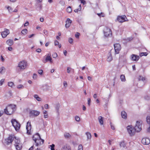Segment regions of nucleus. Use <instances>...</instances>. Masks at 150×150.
Wrapping results in <instances>:
<instances>
[{
  "instance_id": "f257e3e1",
  "label": "nucleus",
  "mask_w": 150,
  "mask_h": 150,
  "mask_svg": "<svg viewBox=\"0 0 150 150\" xmlns=\"http://www.w3.org/2000/svg\"><path fill=\"white\" fill-rule=\"evenodd\" d=\"M32 138L35 143V146H40L44 143V140L41 138L40 135L38 133H37L34 135L32 137Z\"/></svg>"
},
{
  "instance_id": "f03ea898",
  "label": "nucleus",
  "mask_w": 150,
  "mask_h": 150,
  "mask_svg": "<svg viewBox=\"0 0 150 150\" xmlns=\"http://www.w3.org/2000/svg\"><path fill=\"white\" fill-rule=\"evenodd\" d=\"M16 105L13 104H11L8 106L4 109V113L8 115H12L15 110Z\"/></svg>"
},
{
  "instance_id": "7ed1b4c3",
  "label": "nucleus",
  "mask_w": 150,
  "mask_h": 150,
  "mask_svg": "<svg viewBox=\"0 0 150 150\" xmlns=\"http://www.w3.org/2000/svg\"><path fill=\"white\" fill-rule=\"evenodd\" d=\"M11 122L16 130V131L19 130L21 127L20 123L15 119H12Z\"/></svg>"
},
{
  "instance_id": "20e7f679",
  "label": "nucleus",
  "mask_w": 150,
  "mask_h": 150,
  "mask_svg": "<svg viewBox=\"0 0 150 150\" xmlns=\"http://www.w3.org/2000/svg\"><path fill=\"white\" fill-rule=\"evenodd\" d=\"M142 121H137L136 125L134 128V129L136 132H139L142 129Z\"/></svg>"
},
{
  "instance_id": "39448f33",
  "label": "nucleus",
  "mask_w": 150,
  "mask_h": 150,
  "mask_svg": "<svg viewBox=\"0 0 150 150\" xmlns=\"http://www.w3.org/2000/svg\"><path fill=\"white\" fill-rule=\"evenodd\" d=\"M116 21H117L120 23H123L125 21H127V19L125 15L119 16L117 17Z\"/></svg>"
},
{
  "instance_id": "423d86ee",
  "label": "nucleus",
  "mask_w": 150,
  "mask_h": 150,
  "mask_svg": "<svg viewBox=\"0 0 150 150\" xmlns=\"http://www.w3.org/2000/svg\"><path fill=\"white\" fill-rule=\"evenodd\" d=\"M27 66V62L23 60L20 62L18 65V67H19L20 69H23L26 67Z\"/></svg>"
},
{
  "instance_id": "0eeeda50",
  "label": "nucleus",
  "mask_w": 150,
  "mask_h": 150,
  "mask_svg": "<svg viewBox=\"0 0 150 150\" xmlns=\"http://www.w3.org/2000/svg\"><path fill=\"white\" fill-rule=\"evenodd\" d=\"M127 129L128 133L131 136H133L134 134L135 131L134 129V128H133L132 126H127Z\"/></svg>"
},
{
  "instance_id": "6e6552de",
  "label": "nucleus",
  "mask_w": 150,
  "mask_h": 150,
  "mask_svg": "<svg viewBox=\"0 0 150 150\" xmlns=\"http://www.w3.org/2000/svg\"><path fill=\"white\" fill-rule=\"evenodd\" d=\"M31 125L30 123V121H28L26 126V129H27V133L28 135L31 134Z\"/></svg>"
},
{
  "instance_id": "1a4fd4ad",
  "label": "nucleus",
  "mask_w": 150,
  "mask_h": 150,
  "mask_svg": "<svg viewBox=\"0 0 150 150\" xmlns=\"http://www.w3.org/2000/svg\"><path fill=\"white\" fill-rule=\"evenodd\" d=\"M115 54H117L119 53V51L121 49V45L119 44H115L114 45Z\"/></svg>"
},
{
  "instance_id": "9d476101",
  "label": "nucleus",
  "mask_w": 150,
  "mask_h": 150,
  "mask_svg": "<svg viewBox=\"0 0 150 150\" xmlns=\"http://www.w3.org/2000/svg\"><path fill=\"white\" fill-rule=\"evenodd\" d=\"M104 33L105 36L106 37H108L110 35H111L112 34L111 30L107 28L105 29L104 31Z\"/></svg>"
},
{
  "instance_id": "9b49d317",
  "label": "nucleus",
  "mask_w": 150,
  "mask_h": 150,
  "mask_svg": "<svg viewBox=\"0 0 150 150\" xmlns=\"http://www.w3.org/2000/svg\"><path fill=\"white\" fill-rule=\"evenodd\" d=\"M10 33L9 30L6 28L4 29V30L1 32V35L3 38H6Z\"/></svg>"
},
{
  "instance_id": "f8f14e48",
  "label": "nucleus",
  "mask_w": 150,
  "mask_h": 150,
  "mask_svg": "<svg viewBox=\"0 0 150 150\" xmlns=\"http://www.w3.org/2000/svg\"><path fill=\"white\" fill-rule=\"evenodd\" d=\"M40 113V112L39 111L35 110H33L30 112V116H33L36 117L38 116Z\"/></svg>"
},
{
  "instance_id": "ddd939ff",
  "label": "nucleus",
  "mask_w": 150,
  "mask_h": 150,
  "mask_svg": "<svg viewBox=\"0 0 150 150\" xmlns=\"http://www.w3.org/2000/svg\"><path fill=\"white\" fill-rule=\"evenodd\" d=\"M48 61H49L50 63L52 62V58L51 57V54H48L47 55L45 60L43 61L44 63H46Z\"/></svg>"
},
{
  "instance_id": "4468645a",
  "label": "nucleus",
  "mask_w": 150,
  "mask_h": 150,
  "mask_svg": "<svg viewBox=\"0 0 150 150\" xmlns=\"http://www.w3.org/2000/svg\"><path fill=\"white\" fill-rule=\"evenodd\" d=\"M14 137L11 136H9L7 139H6L5 143L7 144L8 145L11 143L13 140Z\"/></svg>"
},
{
  "instance_id": "2eb2a0df",
  "label": "nucleus",
  "mask_w": 150,
  "mask_h": 150,
  "mask_svg": "<svg viewBox=\"0 0 150 150\" xmlns=\"http://www.w3.org/2000/svg\"><path fill=\"white\" fill-rule=\"evenodd\" d=\"M142 143L144 144L148 145L150 143V140L148 138H144L142 140Z\"/></svg>"
},
{
  "instance_id": "dca6fc26",
  "label": "nucleus",
  "mask_w": 150,
  "mask_h": 150,
  "mask_svg": "<svg viewBox=\"0 0 150 150\" xmlns=\"http://www.w3.org/2000/svg\"><path fill=\"white\" fill-rule=\"evenodd\" d=\"M139 59V56L132 54L131 55V59L132 61H137Z\"/></svg>"
},
{
  "instance_id": "f3484780",
  "label": "nucleus",
  "mask_w": 150,
  "mask_h": 150,
  "mask_svg": "<svg viewBox=\"0 0 150 150\" xmlns=\"http://www.w3.org/2000/svg\"><path fill=\"white\" fill-rule=\"evenodd\" d=\"M71 22V21L69 18H67L66 21L65 27L67 28H68L70 26Z\"/></svg>"
},
{
  "instance_id": "a211bd4d",
  "label": "nucleus",
  "mask_w": 150,
  "mask_h": 150,
  "mask_svg": "<svg viewBox=\"0 0 150 150\" xmlns=\"http://www.w3.org/2000/svg\"><path fill=\"white\" fill-rule=\"evenodd\" d=\"M99 122L100 125H103V118L101 116H99L98 117Z\"/></svg>"
},
{
  "instance_id": "6ab92c4d",
  "label": "nucleus",
  "mask_w": 150,
  "mask_h": 150,
  "mask_svg": "<svg viewBox=\"0 0 150 150\" xmlns=\"http://www.w3.org/2000/svg\"><path fill=\"white\" fill-rule=\"evenodd\" d=\"M121 114L122 118L124 119H126L127 118V114L125 111H122Z\"/></svg>"
},
{
  "instance_id": "aec40b11",
  "label": "nucleus",
  "mask_w": 150,
  "mask_h": 150,
  "mask_svg": "<svg viewBox=\"0 0 150 150\" xmlns=\"http://www.w3.org/2000/svg\"><path fill=\"white\" fill-rule=\"evenodd\" d=\"M6 42L8 45L11 46L13 44V40L9 39L7 40Z\"/></svg>"
},
{
  "instance_id": "412c9836",
  "label": "nucleus",
  "mask_w": 150,
  "mask_h": 150,
  "mask_svg": "<svg viewBox=\"0 0 150 150\" xmlns=\"http://www.w3.org/2000/svg\"><path fill=\"white\" fill-rule=\"evenodd\" d=\"M43 88L44 90H48L50 89V86L46 84L43 85Z\"/></svg>"
},
{
  "instance_id": "4be33fe9",
  "label": "nucleus",
  "mask_w": 150,
  "mask_h": 150,
  "mask_svg": "<svg viewBox=\"0 0 150 150\" xmlns=\"http://www.w3.org/2000/svg\"><path fill=\"white\" fill-rule=\"evenodd\" d=\"M86 134L87 136V140L91 139V135L90 132H86Z\"/></svg>"
},
{
  "instance_id": "5701e85b",
  "label": "nucleus",
  "mask_w": 150,
  "mask_h": 150,
  "mask_svg": "<svg viewBox=\"0 0 150 150\" xmlns=\"http://www.w3.org/2000/svg\"><path fill=\"white\" fill-rule=\"evenodd\" d=\"M16 149L17 150H20L21 149L22 146L21 144H15Z\"/></svg>"
},
{
  "instance_id": "b1692460",
  "label": "nucleus",
  "mask_w": 150,
  "mask_h": 150,
  "mask_svg": "<svg viewBox=\"0 0 150 150\" xmlns=\"http://www.w3.org/2000/svg\"><path fill=\"white\" fill-rule=\"evenodd\" d=\"M64 135L65 138H68L71 136V135L69 133L67 132L64 133Z\"/></svg>"
},
{
  "instance_id": "393cba45",
  "label": "nucleus",
  "mask_w": 150,
  "mask_h": 150,
  "mask_svg": "<svg viewBox=\"0 0 150 150\" xmlns=\"http://www.w3.org/2000/svg\"><path fill=\"white\" fill-rule=\"evenodd\" d=\"M62 150H71L70 148L67 147V145H65L62 147Z\"/></svg>"
},
{
  "instance_id": "a878e982",
  "label": "nucleus",
  "mask_w": 150,
  "mask_h": 150,
  "mask_svg": "<svg viewBox=\"0 0 150 150\" xmlns=\"http://www.w3.org/2000/svg\"><path fill=\"white\" fill-rule=\"evenodd\" d=\"M34 97L36 99V100L38 101H41V98L38 96L37 95H34Z\"/></svg>"
},
{
  "instance_id": "bb28decb",
  "label": "nucleus",
  "mask_w": 150,
  "mask_h": 150,
  "mask_svg": "<svg viewBox=\"0 0 150 150\" xmlns=\"http://www.w3.org/2000/svg\"><path fill=\"white\" fill-rule=\"evenodd\" d=\"M120 79L122 81H125V76L123 75H122L120 76Z\"/></svg>"
},
{
  "instance_id": "cd10ccee",
  "label": "nucleus",
  "mask_w": 150,
  "mask_h": 150,
  "mask_svg": "<svg viewBox=\"0 0 150 150\" xmlns=\"http://www.w3.org/2000/svg\"><path fill=\"white\" fill-rule=\"evenodd\" d=\"M60 107V105L59 104H57L56 107H55V108L56 110L57 111V112H58L59 108Z\"/></svg>"
},
{
  "instance_id": "c85d7f7f",
  "label": "nucleus",
  "mask_w": 150,
  "mask_h": 150,
  "mask_svg": "<svg viewBox=\"0 0 150 150\" xmlns=\"http://www.w3.org/2000/svg\"><path fill=\"white\" fill-rule=\"evenodd\" d=\"M28 32V30L26 29H23L21 31V33L24 35H25Z\"/></svg>"
},
{
  "instance_id": "c756f323",
  "label": "nucleus",
  "mask_w": 150,
  "mask_h": 150,
  "mask_svg": "<svg viewBox=\"0 0 150 150\" xmlns=\"http://www.w3.org/2000/svg\"><path fill=\"white\" fill-rule=\"evenodd\" d=\"M146 120L147 123L150 125V116H147L146 118Z\"/></svg>"
},
{
  "instance_id": "7c9ffc66",
  "label": "nucleus",
  "mask_w": 150,
  "mask_h": 150,
  "mask_svg": "<svg viewBox=\"0 0 150 150\" xmlns=\"http://www.w3.org/2000/svg\"><path fill=\"white\" fill-rule=\"evenodd\" d=\"M67 12L70 13L71 12L72 10L71 7L69 6L67 8Z\"/></svg>"
},
{
  "instance_id": "2f4dec72",
  "label": "nucleus",
  "mask_w": 150,
  "mask_h": 150,
  "mask_svg": "<svg viewBox=\"0 0 150 150\" xmlns=\"http://www.w3.org/2000/svg\"><path fill=\"white\" fill-rule=\"evenodd\" d=\"M43 114H44V117L45 118H47L48 117V116L47 113V111H46L45 110L43 112Z\"/></svg>"
},
{
  "instance_id": "473e14b6",
  "label": "nucleus",
  "mask_w": 150,
  "mask_h": 150,
  "mask_svg": "<svg viewBox=\"0 0 150 150\" xmlns=\"http://www.w3.org/2000/svg\"><path fill=\"white\" fill-rule=\"evenodd\" d=\"M120 146L121 147L124 148L125 146V143L124 142H121L120 144Z\"/></svg>"
},
{
  "instance_id": "72a5a7b5",
  "label": "nucleus",
  "mask_w": 150,
  "mask_h": 150,
  "mask_svg": "<svg viewBox=\"0 0 150 150\" xmlns=\"http://www.w3.org/2000/svg\"><path fill=\"white\" fill-rule=\"evenodd\" d=\"M147 53L146 52H142L140 53V56L141 57H142L143 56H146L147 55Z\"/></svg>"
},
{
  "instance_id": "f704fd0d",
  "label": "nucleus",
  "mask_w": 150,
  "mask_h": 150,
  "mask_svg": "<svg viewBox=\"0 0 150 150\" xmlns=\"http://www.w3.org/2000/svg\"><path fill=\"white\" fill-rule=\"evenodd\" d=\"M15 144H20V141L19 140L16 139L15 137Z\"/></svg>"
},
{
  "instance_id": "c9c22d12",
  "label": "nucleus",
  "mask_w": 150,
  "mask_h": 150,
  "mask_svg": "<svg viewBox=\"0 0 150 150\" xmlns=\"http://www.w3.org/2000/svg\"><path fill=\"white\" fill-rule=\"evenodd\" d=\"M8 86L12 87L14 85V83L12 82H9L8 83Z\"/></svg>"
},
{
  "instance_id": "e433bc0d",
  "label": "nucleus",
  "mask_w": 150,
  "mask_h": 150,
  "mask_svg": "<svg viewBox=\"0 0 150 150\" xmlns=\"http://www.w3.org/2000/svg\"><path fill=\"white\" fill-rule=\"evenodd\" d=\"M7 8L9 12H12L13 9L11 7L8 6Z\"/></svg>"
},
{
  "instance_id": "4c0bfd02",
  "label": "nucleus",
  "mask_w": 150,
  "mask_h": 150,
  "mask_svg": "<svg viewBox=\"0 0 150 150\" xmlns=\"http://www.w3.org/2000/svg\"><path fill=\"white\" fill-rule=\"evenodd\" d=\"M50 146L51 147V150H54V147L55 146L54 144H52L51 145H50Z\"/></svg>"
},
{
  "instance_id": "58836bf2",
  "label": "nucleus",
  "mask_w": 150,
  "mask_h": 150,
  "mask_svg": "<svg viewBox=\"0 0 150 150\" xmlns=\"http://www.w3.org/2000/svg\"><path fill=\"white\" fill-rule=\"evenodd\" d=\"M23 88H24L23 86L21 84L18 85L17 86V88L18 89Z\"/></svg>"
},
{
  "instance_id": "ea45409f",
  "label": "nucleus",
  "mask_w": 150,
  "mask_h": 150,
  "mask_svg": "<svg viewBox=\"0 0 150 150\" xmlns=\"http://www.w3.org/2000/svg\"><path fill=\"white\" fill-rule=\"evenodd\" d=\"M83 146L81 144H80L79 146L78 150H83Z\"/></svg>"
},
{
  "instance_id": "a19ab883",
  "label": "nucleus",
  "mask_w": 150,
  "mask_h": 150,
  "mask_svg": "<svg viewBox=\"0 0 150 150\" xmlns=\"http://www.w3.org/2000/svg\"><path fill=\"white\" fill-rule=\"evenodd\" d=\"M80 34L78 32H76V33L75 34V36L76 38H79L80 36Z\"/></svg>"
},
{
  "instance_id": "79ce46f5",
  "label": "nucleus",
  "mask_w": 150,
  "mask_h": 150,
  "mask_svg": "<svg viewBox=\"0 0 150 150\" xmlns=\"http://www.w3.org/2000/svg\"><path fill=\"white\" fill-rule=\"evenodd\" d=\"M112 57L111 56H110L107 59V60L108 62H110L111 61V60H112Z\"/></svg>"
},
{
  "instance_id": "37998d69",
  "label": "nucleus",
  "mask_w": 150,
  "mask_h": 150,
  "mask_svg": "<svg viewBox=\"0 0 150 150\" xmlns=\"http://www.w3.org/2000/svg\"><path fill=\"white\" fill-rule=\"evenodd\" d=\"M73 40L71 38H69V42L70 44H72L73 43Z\"/></svg>"
},
{
  "instance_id": "c03bdc74",
  "label": "nucleus",
  "mask_w": 150,
  "mask_h": 150,
  "mask_svg": "<svg viewBox=\"0 0 150 150\" xmlns=\"http://www.w3.org/2000/svg\"><path fill=\"white\" fill-rule=\"evenodd\" d=\"M75 119L76 121H79L80 120V118L79 117L77 116H76L75 117Z\"/></svg>"
},
{
  "instance_id": "a18cd8bd",
  "label": "nucleus",
  "mask_w": 150,
  "mask_h": 150,
  "mask_svg": "<svg viewBox=\"0 0 150 150\" xmlns=\"http://www.w3.org/2000/svg\"><path fill=\"white\" fill-rule=\"evenodd\" d=\"M5 69V68L4 67H1L0 68V73L1 74H2L3 70H4Z\"/></svg>"
},
{
  "instance_id": "49530a36",
  "label": "nucleus",
  "mask_w": 150,
  "mask_h": 150,
  "mask_svg": "<svg viewBox=\"0 0 150 150\" xmlns=\"http://www.w3.org/2000/svg\"><path fill=\"white\" fill-rule=\"evenodd\" d=\"M110 126H111V128L112 130H115V128L114 126L112 124V123L111 122L110 123Z\"/></svg>"
},
{
  "instance_id": "de8ad7c7",
  "label": "nucleus",
  "mask_w": 150,
  "mask_h": 150,
  "mask_svg": "<svg viewBox=\"0 0 150 150\" xmlns=\"http://www.w3.org/2000/svg\"><path fill=\"white\" fill-rule=\"evenodd\" d=\"M91 102V100L90 98H88V104L89 106L90 105V103Z\"/></svg>"
},
{
  "instance_id": "09e8293b",
  "label": "nucleus",
  "mask_w": 150,
  "mask_h": 150,
  "mask_svg": "<svg viewBox=\"0 0 150 150\" xmlns=\"http://www.w3.org/2000/svg\"><path fill=\"white\" fill-rule=\"evenodd\" d=\"M4 81V79H1L0 81V86H1L3 84Z\"/></svg>"
},
{
  "instance_id": "8fccbe9b",
  "label": "nucleus",
  "mask_w": 150,
  "mask_h": 150,
  "mask_svg": "<svg viewBox=\"0 0 150 150\" xmlns=\"http://www.w3.org/2000/svg\"><path fill=\"white\" fill-rule=\"evenodd\" d=\"M59 42L57 40H55L54 42V44L55 45L57 46L59 44Z\"/></svg>"
},
{
  "instance_id": "3c124183",
  "label": "nucleus",
  "mask_w": 150,
  "mask_h": 150,
  "mask_svg": "<svg viewBox=\"0 0 150 150\" xmlns=\"http://www.w3.org/2000/svg\"><path fill=\"white\" fill-rule=\"evenodd\" d=\"M38 72L39 74L41 75L42 74L43 71L42 70H38Z\"/></svg>"
},
{
  "instance_id": "603ef678",
  "label": "nucleus",
  "mask_w": 150,
  "mask_h": 150,
  "mask_svg": "<svg viewBox=\"0 0 150 150\" xmlns=\"http://www.w3.org/2000/svg\"><path fill=\"white\" fill-rule=\"evenodd\" d=\"M52 56L53 58H55L57 57V55L56 53H55L52 55Z\"/></svg>"
},
{
  "instance_id": "864d4df0",
  "label": "nucleus",
  "mask_w": 150,
  "mask_h": 150,
  "mask_svg": "<svg viewBox=\"0 0 150 150\" xmlns=\"http://www.w3.org/2000/svg\"><path fill=\"white\" fill-rule=\"evenodd\" d=\"M71 68L70 67H68L67 68V72L68 73H69L70 72Z\"/></svg>"
},
{
  "instance_id": "5fc2aeb1",
  "label": "nucleus",
  "mask_w": 150,
  "mask_h": 150,
  "mask_svg": "<svg viewBox=\"0 0 150 150\" xmlns=\"http://www.w3.org/2000/svg\"><path fill=\"white\" fill-rule=\"evenodd\" d=\"M37 77V75L35 74H34L33 76V79H35Z\"/></svg>"
},
{
  "instance_id": "6e6d98bb",
  "label": "nucleus",
  "mask_w": 150,
  "mask_h": 150,
  "mask_svg": "<svg viewBox=\"0 0 150 150\" xmlns=\"http://www.w3.org/2000/svg\"><path fill=\"white\" fill-rule=\"evenodd\" d=\"M39 8V10H41L42 8V5L41 4H40L38 5V7Z\"/></svg>"
},
{
  "instance_id": "4d7b16f0",
  "label": "nucleus",
  "mask_w": 150,
  "mask_h": 150,
  "mask_svg": "<svg viewBox=\"0 0 150 150\" xmlns=\"http://www.w3.org/2000/svg\"><path fill=\"white\" fill-rule=\"evenodd\" d=\"M36 51L40 53L41 52V50L40 49L38 48L36 50Z\"/></svg>"
},
{
  "instance_id": "13d9d810",
  "label": "nucleus",
  "mask_w": 150,
  "mask_h": 150,
  "mask_svg": "<svg viewBox=\"0 0 150 150\" xmlns=\"http://www.w3.org/2000/svg\"><path fill=\"white\" fill-rule=\"evenodd\" d=\"M29 24V22L28 21H26V22L24 23V26H27Z\"/></svg>"
},
{
  "instance_id": "bf43d9fd",
  "label": "nucleus",
  "mask_w": 150,
  "mask_h": 150,
  "mask_svg": "<svg viewBox=\"0 0 150 150\" xmlns=\"http://www.w3.org/2000/svg\"><path fill=\"white\" fill-rule=\"evenodd\" d=\"M81 3L83 4V5L86 4V1L84 0H82L81 1Z\"/></svg>"
},
{
  "instance_id": "052dcab7",
  "label": "nucleus",
  "mask_w": 150,
  "mask_h": 150,
  "mask_svg": "<svg viewBox=\"0 0 150 150\" xmlns=\"http://www.w3.org/2000/svg\"><path fill=\"white\" fill-rule=\"evenodd\" d=\"M44 107L46 109H48L49 108V105L47 104H45L44 105Z\"/></svg>"
},
{
  "instance_id": "680f3d73",
  "label": "nucleus",
  "mask_w": 150,
  "mask_h": 150,
  "mask_svg": "<svg viewBox=\"0 0 150 150\" xmlns=\"http://www.w3.org/2000/svg\"><path fill=\"white\" fill-rule=\"evenodd\" d=\"M81 9H79V8H78L77 9H75L74 11L75 12H77L78 11H80Z\"/></svg>"
},
{
  "instance_id": "e2e57ef3",
  "label": "nucleus",
  "mask_w": 150,
  "mask_h": 150,
  "mask_svg": "<svg viewBox=\"0 0 150 150\" xmlns=\"http://www.w3.org/2000/svg\"><path fill=\"white\" fill-rule=\"evenodd\" d=\"M145 98L146 100H149L150 99V97L148 96H146L145 97Z\"/></svg>"
},
{
  "instance_id": "0e129e2a",
  "label": "nucleus",
  "mask_w": 150,
  "mask_h": 150,
  "mask_svg": "<svg viewBox=\"0 0 150 150\" xmlns=\"http://www.w3.org/2000/svg\"><path fill=\"white\" fill-rule=\"evenodd\" d=\"M13 49L11 47H9L8 48V50L9 51H12Z\"/></svg>"
},
{
  "instance_id": "69168bd1",
  "label": "nucleus",
  "mask_w": 150,
  "mask_h": 150,
  "mask_svg": "<svg viewBox=\"0 0 150 150\" xmlns=\"http://www.w3.org/2000/svg\"><path fill=\"white\" fill-rule=\"evenodd\" d=\"M93 97L94 98H97V94H95L93 96Z\"/></svg>"
},
{
  "instance_id": "338daca9",
  "label": "nucleus",
  "mask_w": 150,
  "mask_h": 150,
  "mask_svg": "<svg viewBox=\"0 0 150 150\" xmlns=\"http://www.w3.org/2000/svg\"><path fill=\"white\" fill-rule=\"evenodd\" d=\"M64 54L65 56H66L67 54V52L66 50H64Z\"/></svg>"
},
{
  "instance_id": "774afa93",
  "label": "nucleus",
  "mask_w": 150,
  "mask_h": 150,
  "mask_svg": "<svg viewBox=\"0 0 150 150\" xmlns=\"http://www.w3.org/2000/svg\"><path fill=\"white\" fill-rule=\"evenodd\" d=\"M83 110H85L86 109V108L85 106L84 105H83Z\"/></svg>"
}]
</instances>
